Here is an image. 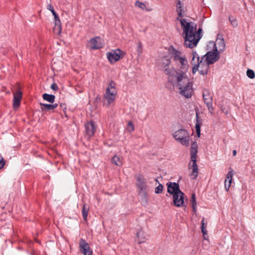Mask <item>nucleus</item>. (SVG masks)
I'll return each instance as SVG.
<instances>
[{
	"mask_svg": "<svg viewBox=\"0 0 255 255\" xmlns=\"http://www.w3.org/2000/svg\"><path fill=\"white\" fill-rule=\"evenodd\" d=\"M181 25L183 28L184 37V45L186 47L193 48L196 46L201 38L200 32L202 31L199 28L197 32L195 30L196 28V24L193 22H187L184 18L179 19Z\"/></svg>",
	"mask_w": 255,
	"mask_h": 255,
	"instance_id": "nucleus-1",
	"label": "nucleus"
},
{
	"mask_svg": "<svg viewBox=\"0 0 255 255\" xmlns=\"http://www.w3.org/2000/svg\"><path fill=\"white\" fill-rule=\"evenodd\" d=\"M177 86L180 89V93L187 98H190L193 93V83L186 74L180 73L177 76Z\"/></svg>",
	"mask_w": 255,
	"mask_h": 255,
	"instance_id": "nucleus-2",
	"label": "nucleus"
},
{
	"mask_svg": "<svg viewBox=\"0 0 255 255\" xmlns=\"http://www.w3.org/2000/svg\"><path fill=\"white\" fill-rule=\"evenodd\" d=\"M198 152V145L196 142H193L191 144L190 148V155H191V162L192 164L189 163V169H192V172L190 173L191 178L192 179H196L198 175V168L196 163L197 154Z\"/></svg>",
	"mask_w": 255,
	"mask_h": 255,
	"instance_id": "nucleus-3",
	"label": "nucleus"
},
{
	"mask_svg": "<svg viewBox=\"0 0 255 255\" xmlns=\"http://www.w3.org/2000/svg\"><path fill=\"white\" fill-rule=\"evenodd\" d=\"M175 139L183 145L188 146L189 145V134L187 130L181 128L173 133Z\"/></svg>",
	"mask_w": 255,
	"mask_h": 255,
	"instance_id": "nucleus-4",
	"label": "nucleus"
},
{
	"mask_svg": "<svg viewBox=\"0 0 255 255\" xmlns=\"http://www.w3.org/2000/svg\"><path fill=\"white\" fill-rule=\"evenodd\" d=\"M213 45L212 50L208 52L204 56V58L205 57V62L209 65L214 64L215 62L217 61L220 58V52L217 49L216 44L214 42H210Z\"/></svg>",
	"mask_w": 255,
	"mask_h": 255,
	"instance_id": "nucleus-5",
	"label": "nucleus"
},
{
	"mask_svg": "<svg viewBox=\"0 0 255 255\" xmlns=\"http://www.w3.org/2000/svg\"><path fill=\"white\" fill-rule=\"evenodd\" d=\"M116 86V83L113 81H111L106 88L104 98L108 101V105L113 103L116 99L117 94Z\"/></svg>",
	"mask_w": 255,
	"mask_h": 255,
	"instance_id": "nucleus-6",
	"label": "nucleus"
},
{
	"mask_svg": "<svg viewBox=\"0 0 255 255\" xmlns=\"http://www.w3.org/2000/svg\"><path fill=\"white\" fill-rule=\"evenodd\" d=\"M125 54L123 51L118 48L107 52V56L110 63H113L123 58Z\"/></svg>",
	"mask_w": 255,
	"mask_h": 255,
	"instance_id": "nucleus-7",
	"label": "nucleus"
},
{
	"mask_svg": "<svg viewBox=\"0 0 255 255\" xmlns=\"http://www.w3.org/2000/svg\"><path fill=\"white\" fill-rule=\"evenodd\" d=\"M47 8L51 11L54 17L55 26L53 27V30L57 33H60L61 31V21L58 14L55 11L53 7L51 4H48L47 5Z\"/></svg>",
	"mask_w": 255,
	"mask_h": 255,
	"instance_id": "nucleus-8",
	"label": "nucleus"
},
{
	"mask_svg": "<svg viewBox=\"0 0 255 255\" xmlns=\"http://www.w3.org/2000/svg\"><path fill=\"white\" fill-rule=\"evenodd\" d=\"M136 186L140 190L138 194H143L144 196H146L147 194V185L144 177L141 175H138L136 177Z\"/></svg>",
	"mask_w": 255,
	"mask_h": 255,
	"instance_id": "nucleus-9",
	"label": "nucleus"
},
{
	"mask_svg": "<svg viewBox=\"0 0 255 255\" xmlns=\"http://www.w3.org/2000/svg\"><path fill=\"white\" fill-rule=\"evenodd\" d=\"M164 73L168 76V81L174 84L175 82H177V76L178 74H180V72H177V71L173 68H165L164 69Z\"/></svg>",
	"mask_w": 255,
	"mask_h": 255,
	"instance_id": "nucleus-10",
	"label": "nucleus"
},
{
	"mask_svg": "<svg viewBox=\"0 0 255 255\" xmlns=\"http://www.w3.org/2000/svg\"><path fill=\"white\" fill-rule=\"evenodd\" d=\"M79 249L81 253L84 255H92L93 251L86 241L81 239L79 242Z\"/></svg>",
	"mask_w": 255,
	"mask_h": 255,
	"instance_id": "nucleus-11",
	"label": "nucleus"
},
{
	"mask_svg": "<svg viewBox=\"0 0 255 255\" xmlns=\"http://www.w3.org/2000/svg\"><path fill=\"white\" fill-rule=\"evenodd\" d=\"M96 125L95 123L93 121L88 122L85 124V128L86 134L89 137H90L94 135L96 130Z\"/></svg>",
	"mask_w": 255,
	"mask_h": 255,
	"instance_id": "nucleus-12",
	"label": "nucleus"
},
{
	"mask_svg": "<svg viewBox=\"0 0 255 255\" xmlns=\"http://www.w3.org/2000/svg\"><path fill=\"white\" fill-rule=\"evenodd\" d=\"M184 194L181 191L173 195V202L175 206L179 207L183 206Z\"/></svg>",
	"mask_w": 255,
	"mask_h": 255,
	"instance_id": "nucleus-13",
	"label": "nucleus"
},
{
	"mask_svg": "<svg viewBox=\"0 0 255 255\" xmlns=\"http://www.w3.org/2000/svg\"><path fill=\"white\" fill-rule=\"evenodd\" d=\"M167 192L172 195L177 192L180 193V189L179 185L178 183L175 182H168L167 183Z\"/></svg>",
	"mask_w": 255,
	"mask_h": 255,
	"instance_id": "nucleus-14",
	"label": "nucleus"
},
{
	"mask_svg": "<svg viewBox=\"0 0 255 255\" xmlns=\"http://www.w3.org/2000/svg\"><path fill=\"white\" fill-rule=\"evenodd\" d=\"M204 57H202L200 60L199 64L200 66H199L198 71L200 74L203 75H205L207 74L208 72V70L209 69V65L208 64L206 63L205 62H203Z\"/></svg>",
	"mask_w": 255,
	"mask_h": 255,
	"instance_id": "nucleus-15",
	"label": "nucleus"
},
{
	"mask_svg": "<svg viewBox=\"0 0 255 255\" xmlns=\"http://www.w3.org/2000/svg\"><path fill=\"white\" fill-rule=\"evenodd\" d=\"M169 51L172 58L174 61L177 62L180 58L183 56H181V52L180 51L175 49L173 46H171L169 48Z\"/></svg>",
	"mask_w": 255,
	"mask_h": 255,
	"instance_id": "nucleus-16",
	"label": "nucleus"
},
{
	"mask_svg": "<svg viewBox=\"0 0 255 255\" xmlns=\"http://www.w3.org/2000/svg\"><path fill=\"white\" fill-rule=\"evenodd\" d=\"M180 66L181 69L180 73H183L184 74H186L185 73L188 70V65L187 60L185 58V57H183L180 58V60H178L177 62H176Z\"/></svg>",
	"mask_w": 255,
	"mask_h": 255,
	"instance_id": "nucleus-17",
	"label": "nucleus"
},
{
	"mask_svg": "<svg viewBox=\"0 0 255 255\" xmlns=\"http://www.w3.org/2000/svg\"><path fill=\"white\" fill-rule=\"evenodd\" d=\"M203 98L206 106L211 108V104L213 103V97L208 90H204L203 92Z\"/></svg>",
	"mask_w": 255,
	"mask_h": 255,
	"instance_id": "nucleus-18",
	"label": "nucleus"
},
{
	"mask_svg": "<svg viewBox=\"0 0 255 255\" xmlns=\"http://www.w3.org/2000/svg\"><path fill=\"white\" fill-rule=\"evenodd\" d=\"M90 42L91 44V48L92 49H99L102 47V44L101 41V38L96 36L90 39Z\"/></svg>",
	"mask_w": 255,
	"mask_h": 255,
	"instance_id": "nucleus-19",
	"label": "nucleus"
},
{
	"mask_svg": "<svg viewBox=\"0 0 255 255\" xmlns=\"http://www.w3.org/2000/svg\"><path fill=\"white\" fill-rule=\"evenodd\" d=\"M176 11L178 13V17H177V19L180 20V18H182L184 16L183 13L184 11V4L180 0H176Z\"/></svg>",
	"mask_w": 255,
	"mask_h": 255,
	"instance_id": "nucleus-20",
	"label": "nucleus"
},
{
	"mask_svg": "<svg viewBox=\"0 0 255 255\" xmlns=\"http://www.w3.org/2000/svg\"><path fill=\"white\" fill-rule=\"evenodd\" d=\"M22 98V92L18 91L14 94L13 99V107L14 108H17L20 106L21 100Z\"/></svg>",
	"mask_w": 255,
	"mask_h": 255,
	"instance_id": "nucleus-21",
	"label": "nucleus"
},
{
	"mask_svg": "<svg viewBox=\"0 0 255 255\" xmlns=\"http://www.w3.org/2000/svg\"><path fill=\"white\" fill-rule=\"evenodd\" d=\"M233 175V171L232 170L229 171L227 175L226 179L225 181V188L226 191H228L229 190L231 185Z\"/></svg>",
	"mask_w": 255,
	"mask_h": 255,
	"instance_id": "nucleus-22",
	"label": "nucleus"
},
{
	"mask_svg": "<svg viewBox=\"0 0 255 255\" xmlns=\"http://www.w3.org/2000/svg\"><path fill=\"white\" fill-rule=\"evenodd\" d=\"M40 105L41 107V110L43 111H49L51 110H53L56 109L58 105L57 104H43L40 103Z\"/></svg>",
	"mask_w": 255,
	"mask_h": 255,
	"instance_id": "nucleus-23",
	"label": "nucleus"
},
{
	"mask_svg": "<svg viewBox=\"0 0 255 255\" xmlns=\"http://www.w3.org/2000/svg\"><path fill=\"white\" fill-rule=\"evenodd\" d=\"M216 44V46L217 47V49L218 48V51L220 52H223L225 49V43L224 42V39H220L218 41H217V43H215Z\"/></svg>",
	"mask_w": 255,
	"mask_h": 255,
	"instance_id": "nucleus-24",
	"label": "nucleus"
},
{
	"mask_svg": "<svg viewBox=\"0 0 255 255\" xmlns=\"http://www.w3.org/2000/svg\"><path fill=\"white\" fill-rule=\"evenodd\" d=\"M196 124H195V128L196 130V133L198 137H200L201 134V122L199 120V117L198 114H196Z\"/></svg>",
	"mask_w": 255,
	"mask_h": 255,
	"instance_id": "nucleus-25",
	"label": "nucleus"
},
{
	"mask_svg": "<svg viewBox=\"0 0 255 255\" xmlns=\"http://www.w3.org/2000/svg\"><path fill=\"white\" fill-rule=\"evenodd\" d=\"M112 162L113 163L119 166H121L123 165L122 158L117 155H115L112 158Z\"/></svg>",
	"mask_w": 255,
	"mask_h": 255,
	"instance_id": "nucleus-26",
	"label": "nucleus"
},
{
	"mask_svg": "<svg viewBox=\"0 0 255 255\" xmlns=\"http://www.w3.org/2000/svg\"><path fill=\"white\" fill-rule=\"evenodd\" d=\"M43 99L51 103H53L54 102L55 97L54 95H50L47 93H44L42 95Z\"/></svg>",
	"mask_w": 255,
	"mask_h": 255,
	"instance_id": "nucleus-27",
	"label": "nucleus"
},
{
	"mask_svg": "<svg viewBox=\"0 0 255 255\" xmlns=\"http://www.w3.org/2000/svg\"><path fill=\"white\" fill-rule=\"evenodd\" d=\"M137 237L138 239V243L141 244L145 241V237L144 233L142 230L138 231L136 233Z\"/></svg>",
	"mask_w": 255,
	"mask_h": 255,
	"instance_id": "nucleus-28",
	"label": "nucleus"
},
{
	"mask_svg": "<svg viewBox=\"0 0 255 255\" xmlns=\"http://www.w3.org/2000/svg\"><path fill=\"white\" fill-rule=\"evenodd\" d=\"M89 210V206H87L86 204H84L82 208V217L83 218V219L85 221L87 220V217H88V214Z\"/></svg>",
	"mask_w": 255,
	"mask_h": 255,
	"instance_id": "nucleus-29",
	"label": "nucleus"
},
{
	"mask_svg": "<svg viewBox=\"0 0 255 255\" xmlns=\"http://www.w3.org/2000/svg\"><path fill=\"white\" fill-rule=\"evenodd\" d=\"M229 20L230 21V23L231 25L233 27H236L238 25V22L236 18V17H234L233 15H230L229 16Z\"/></svg>",
	"mask_w": 255,
	"mask_h": 255,
	"instance_id": "nucleus-30",
	"label": "nucleus"
},
{
	"mask_svg": "<svg viewBox=\"0 0 255 255\" xmlns=\"http://www.w3.org/2000/svg\"><path fill=\"white\" fill-rule=\"evenodd\" d=\"M192 59L191 61V63L192 64H196V63H198L200 62V57L198 55V54L196 52H193L192 53Z\"/></svg>",
	"mask_w": 255,
	"mask_h": 255,
	"instance_id": "nucleus-31",
	"label": "nucleus"
},
{
	"mask_svg": "<svg viewBox=\"0 0 255 255\" xmlns=\"http://www.w3.org/2000/svg\"><path fill=\"white\" fill-rule=\"evenodd\" d=\"M201 224H202V225H201V228L202 233H203L204 236L206 235L207 234V231L206 230L207 223V222H205L204 218H203V219L201 221Z\"/></svg>",
	"mask_w": 255,
	"mask_h": 255,
	"instance_id": "nucleus-32",
	"label": "nucleus"
},
{
	"mask_svg": "<svg viewBox=\"0 0 255 255\" xmlns=\"http://www.w3.org/2000/svg\"><path fill=\"white\" fill-rule=\"evenodd\" d=\"M191 201L192 203V207L193 211L194 213H196V212L197 203L196 202V195H195V193L192 194Z\"/></svg>",
	"mask_w": 255,
	"mask_h": 255,
	"instance_id": "nucleus-33",
	"label": "nucleus"
},
{
	"mask_svg": "<svg viewBox=\"0 0 255 255\" xmlns=\"http://www.w3.org/2000/svg\"><path fill=\"white\" fill-rule=\"evenodd\" d=\"M171 63L170 59L165 57L162 60L161 66L164 68H167L166 67H168Z\"/></svg>",
	"mask_w": 255,
	"mask_h": 255,
	"instance_id": "nucleus-34",
	"label": "nucleus"
},
{
	"mask_svg": "<svg viewBox=\"0 0 255 255\" xmlns=\"http://www.w3.org/2000/svg\"><path fill=\"white\" fill-rule=\"evenodd\" d=\"M135 5L142 10L146 9L145 4L144 3L138 0L136 1L135 3Z\"/></svg>",
	"mask_w": 255,
	"mask_h": 255,
	"instance_id": "nucleus-35",
	"label": "nucleus"
},
{
	"mask_svg": "<svg viewBox=\"0 0 255 255\" xmlns=\"http://www.w3.org/2000/svg\"><path fill=\"white\" fill-rule=\"evenodd\" d=\"M247 75L250 79H254L255 77V73L252 69H248L247 71Z\"/></svg>",
	"mask_w": 255,
	"mask_h": 255,
	"instance_id": "nucleus-36",
	"label": "nucleus"
},
{
	"mask_svg": "<svg viewBox=\"0 0 255 255\" xmlns=\"http://www.w3.org/2000/svg\"><path fill=\"white\" fill-rule=\"evenodd\" d=\"M163 189V185L159 183V185L157 187H156L155 189V193L156 194L161 193L162 192Z\"/></svg>",
	"mask_w": 255,
	"mask_h": 255,
	"instance_id": "nucleus-37",
	"label": "nucleus"
},
{
	"mask_svg": "<svg viewBox=\"0 0 255 255\" xmlns=\"http://www.w3.org/2000/svg\"><path fill=\"white\" fill-rule=\"evenodd\" d=\"M127 130L129 132L133 131L134 130V127L132 122H128V123Z\"/></svg>",
	"mask_w": 255,
	"mask_h": 255,
	"instance_id": "nucleus-38",
	"label": "nucleus"
},
{
	"mask_svg": "<svg viewBox=\"0 0 255 255\" xmlns=\"http://www.w3.org/2000/svg\"><path fill=\"white\" fill-rule=\"evenodd\" d=\"M193 65H194V67H193V69H192V72L193 74L195 73V72L197 71H198L199 70V66H200V64L198 63H196V64H192Z\"/></svg>",
	"mask_w": 255,
	"mask_h": 255,
	"instance_id": "nucleus-39",
	"label": "nucleus"
},
{
	"mask_svg": "<svg viewBox=\"0 0 255 255\" xmlns=\"http://www.w3.org/2000/svg\"><path fill=\"white\" fill-rule=\"evenodd\" d=\"M5 164V162L3 158L0 156V169H2Z\"/></svg>",
	"mask_w": 255,
	"mask_h": 255,
	"instance_id": "nucleus-40",
	"label": "nucleus"
},
{
	"mask_svg": "<svg viewBox=\"0 0 255 255\" xmlns=\"http://www.w3.org/2000/svg\"><path fill=\"white\" fill-rule=\"evenodd\" d=\"M51 88L54 91H56L58 90V86L55 83H53L51 86Z\"/></svg>",
	"mask_w": 255,
	"mask_h": 255,
	"instance_id": "nucleus-41",
	"label": "nucleus"
},
{
	"mask_svg": "<svg viewBox=\"0 0 255 255\" xmlns=\"http://www.w3.org/2000/svg\"><path fill=\"white\" fill-rule=\"evenodd\" d=\"M221 110L222 111V112L225 113L226 115H227L228 114V111L227 109H226L225 107H222L221 108Z\"/></svg>",
	"mask_w": 255,
	"mask_h": 255,
	"instance_id": "nucleus-42",
	"label": "nucleus"
},
{
	"mask_svg": "<svg viewBox=\"0 0 255 255\" xmlns=\"http://www.w3.org/2000/svg\"><path fill=\"white\" fill-rule=\"evenodd\" d=\"M207 108H208V111H209V112L211 114L213 113V103L211 104V108H210V107L209 106H207Z\"/></svg>",
	"mask_w": 255,
	"mask_h": 255,
	"instance_id": "nucleus-43",
	"label": "nucleus"
},
{
	"mask_svg": "<svg viewBox=\"0 0 255 255\" xmlns=\"http://www.w3.org/2000/svg\"><path fill=\"white\" fill-rule=\"evenodd\" d=\"M137 48H138V51L139 53H141V44L140 42H139L138 43V46H137Z\"/></svg>",
	"mask_w": 255,
	"mask_h": 255,
	"instance_id": "nucleus-44",
	"label": "nucleus"
},
{
	"mask_svg": "<svg viewBox=\"0 0 255 255\" xmlns=\"http://www.w3.org/2000/svg\"><path fill=\"white\" fill-rule=\"evenodd\" d=\"M60 107L62 108H63L64 109H66V105L65 104H63V103H61L60 104Z\"/></svg>",
	"mask_w": 255,
	"mask_h": 255,
	"instance_id": "nucleus-45",
	"label": "nucleus"
},
{
	"mask_svg": "<svg viewBox=\"0 0 255 255\" xmlns=\"http://www.w3.org/2000/svg\"><path fill=\"white\" fill-rule=\"evenodd\" d=\"M236 154H237V151L236 150H234L233 151V156H236Z\"/></svg>",
	"mask_w": 255,
	"mask_h": 255,
	"instance_id": "nucleus-46",
	"label": "nucleus"
}]
</instances>
